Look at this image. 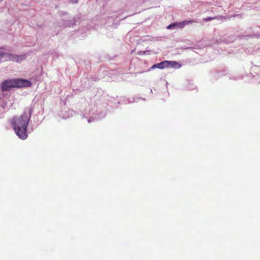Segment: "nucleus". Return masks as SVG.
<instances>
[{"instance_id":"39448f33","label":"nucleus","mask_w":260,"mask_h":260,"mask_svg":"<svg viewBox=\"0 0 260 260\" xmlns=\"http://www.w3.org/2000/svg\"><path fill=\"white\" fill-rule=\"evenodd\" d=\"M166 61L167 62L166 63V64L167 65V68L171 67L172 68L175 69H179L181 67V64L176 61L166 60Z\"/></svg>"},{"instance_id":"f257e3e1","label":"nucleus","mask_w":260,"mask_h":260,"mask_svg":"<svg viewBox=\"0 0 260 260\" xmlns=\"http://www.w3.org/2000/svg\"><path fill=\"white\" fill-rule=\"evenodd\" d=\"M30 117V113L25 112L20 116L14 117L11 121L16 135L22 140L26 139L28 137L27 128Z\"/></svg>"},{"instance_id":"6e6552de","label":"nucleus","mask_w":260,"mask_h":260,"mask_svg":"<svg viewBox=\"0 0 260 260\" xmlns=\"http://www.w3.org/2000/svg\"><path fill=\"white\" fill-rule=\"evenodd\" d=\"M214 19H215V18L211 17H207V18H204V19H203V20H204V21H211V20H213Z\"/></svg>"},{"instance_id":"f03ea898","label":"nucleus","mask_w":260,"mask_h":260,"mask_svg":"<svg viewBox=\"0 0 260 260\" xmlns=\"http://www.w3.org/2000/svg\"><path fill=\"white\" fill-rule=\"evenodd\" d=\"M31 85V82L22 79H9L3 81L1 84L3 91H10L12 88L27 87Z\"/></svg>"},{"instance_id":"0eeeda50","label":"nucleus","mask_w":260,"mask_h":260,"mask_svg":"<svg viewBox=\"0 0 260 260\" xmlns=\"http://www.w3.org/2000/svg\"><path fill=\"white\" fill-rule=\"evenodd\" d=\"M5 56H6V58L7 59V53L0 52V61H1Z\"/></svg>"},{"instance_id":"423d86ee","label":"nucleus","mask_w":260,"mask_h":260,"mask_svg":"<svg viewBox=\"0 0 260 260\" xmlns=\"http://www.w3.org/2000/svg\"><path fill=\"white\" fill-rule=\"evenodd\" d=\"M166 60L161 61L159 63H156L152 66L151 68V69H154L155 68H158L160 69H163L165 68H167V65Z\"/></svg>"},{"instance_id":"20e7f679","label":"nucleus","mask_w":260,"mask_h":260,"mask_svg":"<svg viewBox=\"0 0 260 260\" xmlns=\"http://www.w3.org/2000/svg\"><path fill=\"white\" fill-rule=\"evenodd\" d=\"M26 58L25 54L17 55L7 53V60L14 61L16 62H20Z\"/></svg>"},{"instance_id":"7ed1b4c3","label":"nucleus","mask_w":260,"mask_h":260,"mask_svg":"<svg viewBox=\"0 0 260 260\" xmlns=\"http://www.w3.org/2000/svg\"><path fill=\"white\" fill-rule=\"evenodd\" d=\"M193 23V20H185L180 22L173 23L169 25L167 27V29H172L174 28H182L184 26L187 24H189Z\"/></svg>"}]
</instances>
